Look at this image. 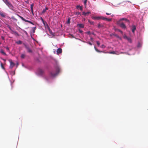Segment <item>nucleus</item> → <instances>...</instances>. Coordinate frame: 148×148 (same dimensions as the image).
I'll use <instances>...</instances> for the list:
<instances>
[{
  "label": "nucleus",
  "instance_id": "nucleus-39",
  "mask_svg": "<svg viewBox=\"0 0 148 148\" xmlns=\"http://www.w3.org/2000/svg\"><path fill=\"white\" fill-rule=\"evenodd\" d=\"M123 37L124 38L127 39L128 37H127L125 35Z\"/></svg>",
  "mask_w": 148,
  "mask_h": 148
},
{
  "label": "nucleus",
  "instance_id": "nucleus-8",
  "mask_svg": "<svg viewBox=\"0 0 148 148\" xmlns=\"http://www.w3.org/2000/svg\"><path fill=\"white\" fill-rule=\"evenodd\" d=\"M136 29V27L135 25H133L132 26V32L133 33H134Z\"/></svg>",
  "mask_w": 148,
  "mask_h": 148
},
{
  "label": "nucleus",
  "instance_id": "nucleus-53",
  "mask_svg": "<svg viewBox=\"0 0 148 148\" xmlns=\"http://www.w3.org/2000/svg\"><path fill=\"white\" fill-rule=\"evenodd\" d=\"M1 44V42H0V45Z\"/></svg>",
  "mask_w": 148,
  "mask_h": 148
},
{
  "label": "nucleus",
  "instance_id": "nucleus-40",
  "mask_svg": "<svg viewBox=\"0 0 148 148\" xmlns=\"http://www.w3.org/2000/svg\"><path fill=\"white\" fill-rule=\"evenodd\" d=\"M115 30H116L118 31L119 32H120V31H121V30H120L119 29H116Z\"/></svg>",
  "mask_w": 148,
  "mask_h": 148
},
{
  "label": "nucleus",
  "instance_id": "nucleus-17",
  "mask_svg": "<svg viewBox=\"0 0 148 148\" xmlns=\"http://www.w3.org/2000/svg\"><path fill=\"white\" fill-rule=\"evenodd\" d=\"M78 26L81 28H83L84 27V25L82 24H78Z\"/></svg>",
  "mask_w": 148,
  "mask_h": 148
},
{
  "label": "nucleus",
  "instance_id": "nucleus-45",
  "mask_svg": "<svg viewBox=\"0 0 148 148\" xmlns=\"http://www.w3.org/2000/svg\"><path fill=\"white\" fill-rule=\"evenodd\" d=\"M105 47V46L104 45H101V47L102 48H104V47Z\"/></svg>",
  "mask_w": 148,
  "mask_h": 148
},
{
  "label": "nucleus",
  "instance_id": "nucleus-37",
  "mask_svg": "<svg viewBox=\"0 0 148 148\" xmlns=\"http://www.w3.org/2000/svg\"><path fill=\"white\" fill-rule=\"evenodd\" d=\"M5 48L8 51L9 50V48L8 47H6Z\"/></svg>",
  "mask_w": 148,
  "mask_h": 148
},
{
  "label": "nucleus",
  "instance_id": "nucleus-7",
  "mask_svg": "<svg viewBox=\"0 0 148 148\" xmlns=\"http://www.w3.org/2000/svg\"><path fill=\"white\" fill-rule=\"evenodd\" d=\"M5 3L10 8H12L13 7V6L12 4L8 1H7Z\"/></svg>",
  "mask_w": 148,
  "mask_h": 148
},
{
  "label": "nucleus",
  "instance_id": "nucleus-6",
  "mask_svg": "<svg viewBox=\"0 0 148 148\" xmlns=\"http://www.w3.org/2000/svg\"><path fill=\"white\" fill-rule=\"evenodd\" d=\"M25 47L27 49V51L28 52L31 53L32 52V51L31 49L28 47L26 45L24 44Z\"/></svg>",
  "mask_w": 148,
  "mask_h": 148
},
{
  "label": "nucleus",
  "instance_id": "nucleus-27",
  "mask_svg": "<svg viewBox=\"0 0 148 148\" xmlns=\"http://www.w3.org/2000/svg\"><path fill=\"white\" fill-rule=\"evenodd\" d=\"M128 41H129L130 42H131V38L129 37H128L126 39Z\"/></svg>",
  "mask_w": 148,
  "mask_h": 148
},
{
  "label": "nucleus",
  "instance_id": "nucleus-32",
  "mask_svg": "<svg viewBox=\"0 0 148 148\" xmlns=\"http://www.w3.org/2000/svg\"><path fill=\"white\" fill-rule=\"evenodd\" d=\"M89 22L91 24L93 25H94V22L90 21L89 20Z\"/></svg>",
  "mask_w": 148,
  "mask_h": 148
},
{
  "label": "nucleus",
  "instance_id": "nucleus-30",
  "mask_svg": "<svg viewBox=\"0 0 148 148\" xmlns=\"http://www.w3.org/2000/svg\"><path fill=\"white\" fill-rule=\"evenodd\" d=\"M70 18H69L68 19V21H67V23H68V24L70 23Z\"/></svg>",
  "mask_w": 148,
  "mask_h": 148
},
{
  "label": "nucleus",
  "instance_id": "nucleus-50",
  "mask_svg": "<svg viewBox=\"0 0 148 148\" xmlns=\"http://www.w3.org/2000/svg\"><path fill=\"white\" fill-rule=\"evenodd\" d=\"M116 36L118 38H120L119 36L117 35H116Z\"/></svg>",
  "mask_w": 148,
  "mask_h": 148
},
{
  "label": "nucleus",
  "instance_id": "nucleus-34",
  "mask_svg": "<svg viewBox=\"0 0 148 148\" xmlns=\"http://www.w3.org/2000/svg\"><path fill=\"white\" fill-rule=\"evenodd\" d=\"M86 34H90L91 33L90 31H88L86 32Z\"/></svg>",
  "mask_w": 148,
  "mask_h": 148
},
{
  "label": "nucleus",
  "instance_id": "nucleus-4",
  "mask_svg": "<svg viewBox=\"0 0 148 148\" xmlns=\"http://www.w3.org/2000/svg\"><path fill=\"white\" fill-rule=\"evenodd\" d=\"M19 17L20 18H21V19L22 20L25 21V22H28V23H30V24H32V25H34V23H32L31 21H28V20H26L24 18H23V17H22L21 16H19Z\"/></svg>",
  "mask_w": 148,
  "mask_h": 148
},
{
  "label": "nucleus",
  "instance_id": "nucleus-35",
  "mask_svg": "<svg viewBox=\"0 0 148 148\" xmlns=\"http://www.w3.org/2000/svg\"><path fill=\"white\" fill-rule=\"evenodd\" d=\"M87 1L85 0L84 1V4L85 6H86V3Z\"/></svg>",
  "mask_w": 148,
  "mask_h": 148
},
{
  "label": "nucleus",
  "instance_id": "nucleus-41",
  "mask_svg": "<svg viewBox=\"0 0 148 148\" xmlns=\"http://www.w3.org/2000/svg\"><path fill=\"white\" fill-rule=\"evenodd\" d=\"M88 43L90 45H92V44L90 42H88Z\"/></svg>",
  "mask_w": 148,
  "mask_h": 148
},
{
  "label": "nucleus",
  "instance_id": "nucleus-10",
  "mask_svg": "<svg viewBox=\"0 0 148 148\" xmlns=\"http://www.w3.org/2000/svg\"><path fill=\"white\" fill-rule=\"evenodd\" d=\"M62 52V49L61 48H58L57 50V54L61 53Z\"/></svg>",
  "mask_w": 148,
  "mask_h": 148
},
{
  "label": "nucleus",
  "instance_id": "nucleus-12",
  "mask_svg": "<svg viewBox=\"0 0 148 148\" xmlns=\"http://www.w3.org/2000/svg\"><path fill=\"white\" fill-rule=\"evenodd\" d=\"M12 34H14V35H16V36H19V35L18 34V33L16 32L15 31H12Z\"/></svg>",
  "mask_w": 148,
  "mask_h": 148
},
{
  "label": "nucleus",
  "instance_id": "nucleus-13",
  "mask_svg": "<svg viewBox=\"0 0 148 148\" xmlns=\"http://www.w3.org/2000/svg\"><path fill=\"white\" fill-rule=\"evenodd\" d=\"M0 15L3 17L5 16V14L2 12H0Z\"/></svg>",
  "mask_w": 148,
  "mask_h": 148
},
{
  "label": "nucleus",
  "instance_id": "nucleus-1",
  "mask_svg": "<svg viewBox=\"0 0 148 148\" xmlns=\"http://www.w3.org/2000/svg\"><path fill=\"white\" fill-rule=\"evenodd\" d=\"M60 69L58 67L56 68V73H55L53 71H52L50 73L52 77H54L57 75L60 71Z\"/></svg>",
  "mask_w": 148,
  "mask_h": 148
},
{
  "label": "nucleus",
  "instance_id": "nucleus-26",
  "mask_svg": "<svg viewBox=\"0 0 148 148\" xmlns=\"http://www.w3.org/2000/svg\"><path fill=\"white\" fill-rule=\"evenodd\" d=\"M93 18L95 19H99L100 18L99 17H93Z\"/></svg>",
  "mask_w": 148,
  "mask_h": 148
},
{
  "label": "nucleus",
  "instance_id": "nucleus-33",
  "mask_svg": "<svg viewBox=\"0 0 148 148\" xmlns=\"http://www.w3.org/2000/svg\"><path fill=\"white\" fill-rule=\"evenodd\" d=\"M97 43L98 46H99L100 45V43L99 41H97Z\"/></svg>",
  "mask_w": 148,
  "mask_h": 148
},
{
  "label": "nucleus",
  "instance_id": "nucleus-49",
  "mask_svg": "<svg viewBox=\"0 0 148 148\" xmlns=\"http://www.w3.org/2000/svg\"><path fill=\"white\" fill-rule=\"evenodd\" d=\"M2 59L4 61H6V60L5 59Z\"/></svg>",
  "mask_w": 148,
  "mask_h": 148
},
{
  "label": "nucleus",
  "instance_id": "nucleus-31",
  "mask_svg": "<svg viewBox=\"0 0 148 148\" xmlns=\"http://www.w3.org/2000/svg\"><path fill=\"white\" fill-rule=\"evenodd\" d=\"M106 18L105 17H100V18H101L102 19H103V20H106Z\"/></svg>",
  "mask_w": 148,
  "mask_h": 148
},
{
  "label": "nucleus",
  "instance_id": "nucleus-46",
  "mask_svg": "<svg viewBox=\"0 0 148 148\" xmlns=\"http://www.w3.org/2000/svg\"><path fill=\"white\" fill-rule=\"evenodd\" d=\"M77 14H78L79 15H81V14L80 12H78V13H77Z\"/></svg>",
  "mask_w": 148,
  "mask_h": 148
},
{
  "label": "nucleus",
  "instance_id": "nucleus-18",
  "mask_svg": "<svg viewBox=\"0 0 148 148\" xmlns=\"http://www.w3.org/2000/svg\"><path fill=\"white\" fill-rule=\"evenodd\" d=\"M26 55L24 54H21V57L22 59H24L26 57Z\"/></svg>",
  "mask_w": 148,
  "mask_h": 148
},
{
  "label": "nucleus",
  "instance_id": "nucleus-52",
  "mask_svg": "<svg viewBox=\"0 0 148 148\" xmlns=\"http://www.w3.org/2000/svg\"><path fill=\"white\" fill-rule=\"evenodd\" d=\"M139 44H138V47H139Z\"/></svg>",
  "mask_w": 148,
  "mask_h": 148
},
{
  "label": "nucleus",
  "instance_id": "nucleus-15",
  "mask_svg": "<svg viewBox=\"0 0 148 148\" xmlns=\"http://www.w3.org/2000/svg\"><path fill=\"white\" fill-rule=\"evenodd\" d=\"M76 8L77 9L79 8V9L81 11H82L83 10V7L82 6H79V5H77L76 7Z\"/></svg>",
  "mask_w": 148,
  "mask_h": 148
},
{
  "label": "nucleus",
  "instance_id": "nucleus-43",
  "mask_svg": "<svg viewBox=\"0 0 148 148\" xmlns=\"http://www.w3.org/2000/svg\"><path fill=\"white\" fill-rule=\"evenodd\" d=\"M106 14L107 15H110L111 14V13H107V12H106Z\"/></svg>",
  "mask_w": 148,
  "mask_h": 148
},
{
  "label": "nucleus",
  "instance_id": "nucleus-44",
  "mask_svg": "<svg viewBox=\"0 0 148 148\" xmlns=\"http://www.w3.org/2000/svg\"><path fill=\"white\" fill-rule=\"evenodd\" d=\"M1 38L3 40H4V37L3 36H1Z\"/></svg>",
  "mask_w": 148,
  "mask_h": 148
},
{
  "label": "nucleus",
  "instance_id": "nucleus-51",
  "mask_svg": "<svg viewBox=\"0 0 148 148\" xmlns=\"http://www.w3.org/2000/svg\"><path fill=\"white\" fill-rule=\"evenodd\" d=\"M90 39H91V40H93V38H91Z\"/></svg>",
  "mask_w": 148,
  "mask_h": 148
},
{
  "label": "nucleus",
  "instance_id": "nucleus-5",
  "mask_svg": "<svg viewBox=\"0 0 148 148\" xmlns=\"http://www.w3.org/2000/svg\"><path fill=\"white\" fill-rule=\"evenodd\" d=\"M44 71L43 70L39 69L38 70V73L40 75H42L44 73Z\"/></svg>",
  "mask_w": 148,
  "mask_h": 148
},
{
  "label": "nucleus",
  "instance_id": "nucleus-48",
  "mask_svg": "<svg viewBox=\"0 0 148 148\" xmlns=\"http://www.w3.org/2000/svg\"><path fill=\"white\" fill-rule=\"evenodd\" d=\"M51 34L53 36H55L54 34V33H52V34Z\"/></svg>",
  "mask_w": 148,
  "mask_h": 148
},
{
  "label": "nucleus",
  "instance_id": "nucleus-54",
  "mask_svg": "<svg viewBox=\"0 0 148 148\" xmlns=\"http://www.w3.org/2000/svg\"><path fill=\"white\" fill-rule=\"evenodd\" d=\"M85 1H87V0H85Z\"/></svg>",
  "mask_w": 148,
  "mask_h": 148
},
{
  "label": "nucleus",
  "instance_id": "nucleus-21",
  "mask_svg": "<svg viewBox=\"0 0 148 148\" xmlns=\"http://www.w3.org/2000/svg\"><path fill=\"white\" fill-rule=\"evenodd\" d=\"M36 29V27H33L32 28V31L33 33H34Z\"/></svg>",
  "mask_w": 148,
  "mask_h": 148
},
{
  "label": "nucleus",
  "instance_id": "nucleus-3",
  "mask_svg": "<svg viewBox=\"0 0 148 148\" xmlns=\"http://www.w3.org/2000/svg\"><path fill=\"white\" fill-rule=\"evenodd\" d=\"M9 61L10 63V69H12L15 66V64L12 62V60L11 59L9 60Z\"/></svg>",
  "mask_w": 148,
  "mask_h": 148
},
{
  "label": "nucleus",
  "instance_id": "nucleus-28",
  "mask_svg": "<svg viewBox=\"0 0 148 148\" xmlns=\"http://www.w3.org/2000/svg\"><path fill=\"white\" fill-rule=\"evenodd\" d=\"M109 53L112 54H116L115 53V52L114 51H111L109 52Z\"/></svg>",
  "mask_w": 148,
  "mask_h": 148
},
{
  "label": "nucleus",
  "instance_id": "nucleus-47",
  "mask_svg": "<svg viewBox=\"0 0 148 148\" xmlns=\"http://www.w3.org/2000/svg\"><path fill=\"white\" fill-rule=\"evenodd\" d=\"M122 34H123V32L122 31H121V30L120 31V32Z\"/></svg>",
  "mask_w": 148,
  "mask_h": 148
},
{
  "label": "nucleus",
  "instance_id": "nucleus-29",
  "mask_svg": "<svg viewBox=\"0 0 148 148\" xmlns=\"http://www.w3.org/2000/svg\"><path fill=\"white\" fill-rule=\"evenodd\" d=\"M107 21H112V19L111 18H106V20Z\"/></svg>",
  "mask_w": 148,
  "mask_h": 148
},
{
  "label": "nucleus",
  "instance_id": "nucleus-11",
  "mask_svg": "<svg viewBox=\"0 0 148 148\" xmlns=\"http://www.w3.org/2000/svg\"><path fill=\"white\" fill-rule=\"evenodd\" d=\"M34 6V4L32 3V4H31L30 5V8L31 9V11L32 12V13L33 14H34V12L33 10V7Z\"/></svg>",
  "mask_w": 148,
  "mask_h": 148
},
{
  "label": "nucleus",
  "instance_id": "nucleus-9",
  "mask_svg": "<svg viewBox=\"0 0 148 148\" xmlns=\"http://www.w3.org/2000/svg\"><path fill=\"white\" fill-rule=\"evenodd\" d=\"M91 13L90 12H82V14L84 15L85 16H88Z\"/></svg>",
  "mask_w": 148,
  "mask_h": 148
},
{
  "label": "nucleus",
  "instance_id": "nucleus-23",
  "mask_svg": "<svg viewBox=\"0 0 148 148\" xmlns=\"http://www.w3.org/2000/svg\"><path fill=\"white\" fill-rule=\"evenodd\" d=\"M0 62L1 66V67L2 68V69H4L5 68L4 67V66H3V63L1 62V61H0Z\"/></svg>",
  "mask_w": 148,
  "mask_h": 148
},
{
  "label": "nucleus",
  "instance_id": "nucleus-14",
  "mask_svg": "<svg viewBox=\"0 0 148 148\" xmlns=\"http://www.w3.org/2000/svg\"><path fill=\"white\" fill-rule=\"evenodd\" d=\"M0 52L3 55L6 56V54L4 52V51L2 49H1L0 50Z\"/></svg>",
  "mask_w": 148,
  "mask_h": 148
},
{
  "label": "nucleus",
  "instance_id": "nucleus-16",
  "mask_svg": "<svg viewBox=\"0 0 148 148\" xmlns=\"http://www.w3.org/2000/svg\"><path fill=\"white\" fill-rule=\"evenodd\" d=\"M94 48H95V50H96V51H97V52H100V53H101V52H103L104 53H105V52H103V51H101L97 49L95 47H94Z\"/></svg>",
  "mask_w": 148,
  "mask_h": 148
},
{
  "label": "nucleus",
  "instance_id": "nucleus-2",
  "mask_svg": "<svg viewBox=\"0 0 148 148\" xmlns=\"http://www.w3.org/2000/svg\"><path fill=\"white\" fill-rule=\"evenodd\" d=\"M118 24L122 28L125 29L126 28V26L123 23L119 21L118 22Z\"/></svg>",
  "mask_w": 148,
  "mask_h": 148
},
{
  "label": "nucleus",
  "instance_id": "nucleus-36",
  "mask_svg": "<svg viewBox=\"0 0 148 148\" xmlns=\"http://www.w3.org/2000/svg\"><path fill=\"white\" fill-rule=\"evenodd\" d=\"M12 18L13 19V20H16V21H17V20L14 17H12Z\"/></svg>",
  "mask_w": 148,
  "mask_h": 148
},
{
  "label": "nucleus",
  "instance_id": "nucleus-24",
  "mask_svg": "<svg viewBox=\"0 0 148 148\" xmlns=\"http://www.w3.org/2000/svg\"><path fill=\"white\" fill-rule=\"evenodd\" d=\"M125 20L127 22L129 23V20H127L126 18H122L121 19V20H120V21H119L120 22V21H122V20Z\"/></svg>",
  "mask_w": 148,
  "mask_h": 148
},
{
  "label": "nucleus",
  "instance_id": "nucleus-20",
  "mask_svg": "<svg viewBox=\"0 0 148 148\" xmlns=\"http://www.w3.org/2000/svg\"><path fill=\"white\" fill-rule=\"evenodd\" d=\"M48 8L46 7L45 8V9H43V11H42V13H45V12L46 10H48Z\"/></svg>",
  "mask_w": 148,
  "mask_h": 148
},
{
  "label": "nucleus",
  "instance_id": "nucleus-19",
  "mask_svg": "<svg viewBox=\"0 0 148 148\" xmlns=\"http://www.w3.org/2000/svg\"><path fill=\"white\" fill-rule=\"evenodd\" d=\"M98 27L99 28H100L103 27V25L102 24H99L98 25Z\"/></svg>",
  "mask_w": 148,
  "mask_h": 148
},
{
  "label": "nucleus",
  "instance_id": "nucleus-25",
  "mask_svg": "<svg viewBox=\"0 0 148 148\" xmlns=\"http://www.w3.org/2000/svg\"><path fill=\"white\" fill-rule=\"evenodd\" d=\"M48 30L49 31L50 33L51 34H52V33H53L52 32V31L51 30V29H50V28L49 27L48 28Z\"/></svg>",
  "mask_w": 148,
  "mask_h": 148
},
{
  "label": "nucleus",
  "instance_id": "nucleus-42",
  "mask_svg": "<svg viewBox=\"0 0 148 148\" xmlns=\"http://www.w3.org/2000/svg\"><path fill=\"white\" fill-rule=\"evenodd\" d=\"M3 1L5 3H6L7 1H8V0H3Z\"/></svg>",
  "mask_w": 148,
  "mask_h": 148
},
{
  "label": "nucleus",
  "instance_id": "nucleus-38",
  "mask_svg": "<svg viewBox=\"0 0 148 148\" xmlns=\"http://www.w3.org/2000/svg\"><path fill=\"white\" fill-rule=\"evenodd\" d=\"M41 20L42 21L43 23V24H45L44 21V20H43L42 18H41Z\"/></svg>",
  "mask_w": 148,
  "mask_h": 148
},
{
  "label": "nucleus",
  "instance_id": "nucleus-22",
  "mask_svg": "<svg viewBox=\"0 0 148 148\" xmlns=\"http://www.w3.org/2000/svg\"><path fill=\"white\" fill-rule=\"evenodd\" d=\"M16 43L18 45H20L22 44V42L21 40H19L16 42Z\"/></svg>",
  "mask_w": 148,
  "mask_h": 148
}]
</instances>
